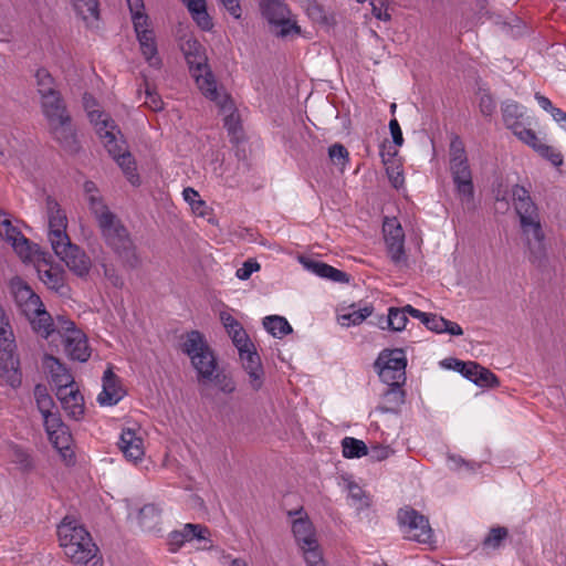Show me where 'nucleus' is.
<instances>
[{
    "label": "nucleus",
    "mask_w": 566,
    "mask_h": 566,
    "mask_svg": "<svg viewBox=\"0 0 566 566\" xmlns=\"http://www.w3.org/2000/svg\"><path fill=\"white\" fill-rule=\"evenodd\" d=\"M84 195L88 209L94 216L106 244L122 259L126 266L130 269L138 268L140 259L126 227L109 210L93 181H85Z\"/></svg>",
    "instance_id": "nucleus-1"
},
{
    "label": "nucleus",
    "mask_w": 566,
    "mask_h": 566,
    "mask_svg": "<svg viewBox=\"0 0 566 566\" xmlns=\"http://www.w3.org/2000/svg\"><path fill=\"white\" fill-rule=\"evenodd\" d=\"M83 104L90 122L94 125L108 154L122 168L129 182L134 186L139 185L135 159L128 150L120 129L106 113L95 108L96 102L91 95L83 96Z\"/></svg>",
    "instance_id": "nucleus-2"
},
{
    "label": "nucleus",
    "mask_w": 566,
    "mask_h": 566,
    "mask_svg": "<svg viewBox=\"0 0 566 566\" xmlns=\"http://www.w3.org/2000/svg\"><path fill=\"white\" fill-rule=\"evenodd\" d=\"M60 546L74 566H102V557L91 534L74 520L64 517L57 526Z\"/></svg>",
    "instance_id": "nucleus-3"
},
{
    "label": "nucleus",
    "mask_w": 566,
    "mask_h": 566,
    "mask_svg": "<svg viewBox=\"0 0 566 566\" xmlns=\"http://www.w3.org/2000/svg\"><path fill=\"white\" fill-rule=\"evenodd\" d=\"M41 109L53 139L66 151L77 153L80 144L72 124V117L60 92L43 96L41 98Z\"/></svg>",
    "instance_id": "nucleus-4"
},
{
    "label": "nucleus",
    "mask_w": 566,
    "mask_h": 566,
    "mask_svg": "<svg viewBox=\"0 0 566 566\" xmlns=\"http://www.w3.org/2000/svg\"><path fill=\"white\" fill-rule=\"evenodd\" d=\"M450 172L461 205L472 209L474 207L472 171L463 143L459 137L453 138L450 144Z\"/></svg>",
    "instance_id": "nucleus-5"
},
{
    "label": "nucleus",
    "mask_w": 566,
    "mask_h": 566,
    "mask_svg": "<svg viewBox=\"0 0 566 566\" xmlns=\"http://www.w3.org/2000/svg\"><path fill=\"white\" fill-rule=\"evenodd\" d=\"M227 332L238 348L242 368L248 376L249 387L254 391H259L264 385L265 373L254 345L250 342L241 324H234Z\"/></svg>",
    "instance_id": "nucleus-6"
},
{
    "label": "nucleus",
    "mask_w": 566,
    "mask_h": 566,
    "mask_svg": "<svg viewBox=\"0 0 566 566\" xmlns=\"http://www.w3.org/2000/svg\"><path fill=\"white\" fill-rule=\"evenodd\" d=\"M181 350L190 358L191 365L198 374L199 382H211L218 363L205 336L198 331L187 333L181 344Z\"/></svg>",
    "instance_id": "nucleus-7"
},
{
    "label": "nucleus",
    "mask_w": 566,
    "mask_h": 566,
    "mask_svg": "<svg viewBox=\"0 0 566 566\" xmlns=\"http://www.w3.org/2000/svg\"><path fill=\"white\" fill-rule=\"evenodd\" d=\"M15 297L19 302L25 301L23 311L28 316L34 315L30 317L33 329L43 338H49L55 329L54 323L51 315L43 308L40 297L27 285L18 289Z\"/></svg>",
    "instance_id": "nucleus-8"
},
{
    "label": "nucleus",
    "mask_w": 566,
    "mask_h": 566,
    "mask_svg": "<svg viewBox=\"0 0 566 566\" xmlns=\"http://www.w3.org/2000/svg\"><path fill=\"white\" fill-rule=\"evenodd\" d=\"M260 10L277 36L301 32L296 22L291 20V11L284 0H261Z\"/></svg>",
    "instance_id": "nucleus-9"
},
{
    "label": "nucleus",
    "mask_w": 566,
    "mask_h": 566,
    "mask_svg": "<svg viewBox=\"0 0 566 566\" xmlns=\"http://www.w3.org/2000/svg\"><path fill=\"white\" fill-rule=\"evenodd\" d=\"M375 367L386 385H403L406 381L407 358L402 349H386L375 361Z\"/></svg>",
    "instance_id": "nucleus-10"
},
{
    "label": "nucleus",
    "mask_w": 566,
    "mask_h": 566,
    "mask_svg": "<svg viewBox=\"0 0 566 566\" xmlns=\"http://www.w3.org/2000/svg\"><path fill=\"white\" fill-rule=\"evenodd\" d=\"M59 332H63L64 349L67 356L81 363H85L91 357V348L87 343L86 335L75 328L72 321L64 317L57 318Z\"/></svg>",
    "instance_id": "nucleus-11"
},
{
    "label": "nucleus",
    "mask_w": 566,
    "mask_h": 566,
    "mask_svg": "<svg viewBox=\"0 0 566 566\" xmlns=\"http://www.w3.org/2000/svg\"><path fill=\"white\" fill-rule=\"evenodd\" d=\"M399 525L408 539L428 543L432 537V530L426 516L412 507H405L398 512Z\"/></svg>",
    "instance_id": "nucleus-12"
},
{
    "label": "nucleus",
    "mask_w": 566,
    "mask_h": 566,
    "mask_svg": "<svg viewBox=\"0 0 566 566\" xmlns=\"http://www.w3.org/2000/svg\"><path fill=\"white\" fill-rule=\"evenodd\" d=\"M382 232L387 253L396 266L407 265V255L405 252V232L396 218H385Z\"/></svg>",
    "instance_id": "nucleus-13"
},
{
    "label": "nucleus",
    "mask_w": 566,
    "mask_h": 566,
    "mask_svg": "<svg viewBox=\"0 0 566 566\" xmlns=\"http://www.w3.org/2000/svg\"><path fill=\"white\" fill-rule=\"evenodd\" d=\"M45 209L48 216V239L51 243V247H60L61 242L70 240V237L66 232V213L57 203V201L50 196L46 198Z\"/></svg>",
    "instance_id": "nucleus-14"
},
{
    "label": "nucleus",
    "mask_w": 566,
    "mask_h": 566,
    "mask_svg": "<svg viewBox=\"0 0 566 566\" xmlns=\"http://www.w3.org/2000/svg\"><path fill=\"white\" fill-rule=\"evenodd\" d=\"M56 256H59L65 265L75 275L83 277L86 276L91 270L92 263L87 254L76 244L71 242V239L60 243V247H52Z\"/></svg>",
    "instance_id": "nucleus-15"
},
{
    "label": "nucleus",
    "mask_w": 566,
    "mask_h": 566,
    "mask_svg": "<svg viewBox=\"0 0 566 566\" xmlns=\"http://www.w3.org/2000/svg\"><path fill=\"white\" fill-rule=\"evenodd\" d=\"M44 427L54 448L65 461H71L73 458V451L71 449L72 436L67 426L62 422L61 417H49Z\"/></svg>",
    "instance_id": "nucleus-16"
},
{
    "label": "nucleus",
    "mask_w": 566,
    "mask_h": 566,
    "mask_svg": "<svg viewBox=\"0 0 566 566\" xmlns=\"http://www.w3.org/2000/svg\"><path fill=\"white\" fill-rule=\"evenodd\" d=\"M196 83L202 94L217 103L221 111H230L232 107V99L227 94H221L217 88V83L213 75L208 70V65L202 71L196 69L190 70Z\"/></svg>",
    "instance_id": "nucleus-17"
},
{
    "label": "nucleus",
    "mask_w": 566,
    "mask_h": 566,
    "mask_svg": "<svg viewBox=\"0 0 566 566\" xmlns=\"http://www.w3.org/2000/svg\"><path fill=\"white\" fill-rule=\"evenodd\" d=\"M15 348L13 333L10 327V324H6L0 326V367L8 370L10 384L12 387L20 384V377L18 370L15 368V359L13 356V350Z\"/></svg>",
    "instance_id": "nucleus-18"
},
{
    "label": "nucleus",
    "mask_w": 566,
    "mask_h": 566,
    "mask_svg": "<svg viewBox=\"0 0 566 566\" xmlns=\"http://www.w3.org/2000/svg\"><path fill=\"white\" fill-rule=\"evenodd\" d=\"M0 237L9 242L19 256L27 261L31 258L29 240L12 226L11 221L0 211Z\"/></svg>",
    "instance_id": "nucleus-19"
},
{
    "label": "nucleus",
    "mask_w": 566,
    "mask_h": 566,
    "mask_svg": "<svg viewBox=\"0 0 566 566\" xmlns=\"http://www.w3.org/2000/svg\"><path fill=\"white\" fill-rule=\"evenodd\" d=\"M56 397L66 415L78 420L84 415V397L75 381L56 390Z\"/></svg>",
    "instance_id": "nucleus-20"
},
{
    "label": "nucleus",
    "mask_w": 566,
    "mask_h": 566,
    "mask_svg": "<svg viewBox=\"0 0 566 566\" xmlns=\"http://www.w3.org/2000/svg\"><path fill=\"white\" fill-rule=\"evenodd\" d=\"M300 262L305 270L322 279L337 283L349 282L350 276L346 272H343L327 263L306 256H300Z\"/></svg>",
    "instance_id": "nucleus-21"
},
{
    "label": "nucleus",
    "mask_w": 566,
    "mask_h": 566,
    "mask_svg": "<svg viewBox=\"0 0 566 566\" xmlns=\"http://www.w3.org/2000/svg\"><path fill=\"white\" fill-rule=\"evenodd\" d=\"M511 192L515 211L520 217V223L539 217L536 205L523 186L514 185Z\"/></svg>",
    "instance_id": "nucleus-22"
},
{
    "label": "nucleus",
    "mask_w": 566,
    "mask_h": 566,
    "mask_svg": "<svg viewBox=\"0 0 566 566\" xmlns=\"http://www.w3.org/2000/svg\"><path fill=\"white\" fill-rule=\"evenodd\" d=\"M42 366L56 390L63 386L74 382V378L70 370L56 357L52 355H44Z\"/></svg>",
    "instance_id": "nucleus-23"
},
{
    "label": "nucleus",
    "mask_w": 566,
    "mask_h": 566,
    "mask_svg": "<svg viewBox=\"0 0 566 566\" xmlns=\"http://www.w3.org/2000/svg\"><path fill=\"white\" fill-rule=\"evenodd\" d=\"M124 397V391L118 385V378L112 368H107L103 376V389L97 396L101 406H114Z\"/></svg>",
    "instance_id": "nucleus-24"
},
{
    "label": "nucleus",
    "mask_w": 566,
    "mask_h": 566,
    "mask_svg": "<svg viewBox=\"0 0 566 566\" xmlns=\"http://www.w3.org/2000/svg\"><path fill=\"white\" fill-rule=\"evenodd\" d=\"M118 446L128 461L137 462L144 457L143 440L133 429L122 431Z\"/></svg>",
    "instance_id": "nucleus-25"
},
{
    "label": "nucleus",
    "mask_w": 566,
    "mask_h": 566,
    "mask_svg": "<svg viewBox=\"0 0 566 566\" xmlns=\"http://www.w3.org/2000/svg\"><path fill=\"white\" fill-rule=\"evenodd\" d=\"M36 272L39 279L50 289L65 295L67 293V286L64 283V272L59 268H53L46 262L39 263L36 265Z\"/></svg>",
    "instance_id": "nucleus-26"
},
{
    "label": "nucleus",
    "mask_w": 566,
    "mask_h": 566,
    "mask_svg": "<svg viewBox=\"0 0 566 566\" xmlns=\"http://www.w3.org/2000/svg\"><path fill=\"white\" fill-rule=\"evenodd\" d=\"M523 235L525 237L526 244L532 253L542 251L544 232L542 230L541 219L535 218L532 220L523 221L520 223Z\"/></svg>",
    "instance_id": "nucleus-27"
},
{
    "label": "nucleus",
    "mask_w": 566,
    "mask_h": 566,
    "mask_svg": "<svg viewBox=\"0 0 566 566\" xmlns=\"http://www.w3.org/2000/svg\"><path fill=\"white\" fill-rule=\"evenodd\" d=\"M387 389L381 395V402L378 406V410L381 412L396 413L400 407L405 403V391L402 385H387Z\"/></svg>",
    "instance_id": "nucleus-28"
},
{
    "label": "nucleus",
    "mask_w": 566,
    "mask_h": 566,
    "mask_svg": "<svg viewBox=\"0 0 566 566\" xmlns=\"http://www.w3.org/2000/svg\"><path fill=\"white\" fill-rule=\"evenodd\" d=\"M292 532L300 547L317 542L312 522L307 516H300L292 522Z\"/></svg>",
    "instance_id": "nucleus-29"
},
{
    "label": "nucleus",
    "mask_w": 566,
    "mask_h": 566,
    "mask_svg": "<svg viewBox=\"0 0 566 566\" xmlns=\"http://www.w3.org/2000/svg\"><path fill=\"white\" fill-rule=\"evenodd\" d=\"M136 38L139 43L140 52L146 62L151 67H159L161 65V59L158 55L157 41L154 30L147 33H143Z\"/></svg>",
    "instance_id": "nucleus-30"
},
{
    "label": "nucleus",
    "mask_w": 566,
    "mask_h": 566,
    "mask_svg": "<svg viewBox=\"0 0 566 566\" xmlns=\"http://www.w3.org/2000/svg\"><path fill=\"white\" fill-rule=\"evenodd\" d=\"M182 51L190 70L202 71L207 64V57L202 52V48L196 40H187L182 45Z\"/></svg>",
    "instance_id": "nucleus-31"
},
{
    "label": "nucleus",
    "mask_w": 566,
    "mask_h": 566,
    "mask_svg": "<svg viewBox=\"0 0 566 566\" xmlns=\"http://www.w3.org/2000/svg\"><path fill=\"white\" fill-rule=\"evenodd\" d=\"M502 117L505 126L512 132L523 124L521 118L524 115V107L515 101H505L502 103Z\"/></svg>",
    "instance_id": "nucleus-32"
},
{
    "label": "nucleus",
    "mask_w": 566,
    "mask_h": 566,
    "mask_svg": "<svg viewBox=\"0 0 566 566\" xmlns=\"http://www.w3.org/2000/svg\"><path fill=\"white\" fill-rule=\"evenodd\" d=\"M373 312V305H365L364 307L356 308V305L353 304L349 306V311L347 313H343L337 316V321L343 327L356 326L369 317Z\"/></svg>",
    "instance_id": "nucleus-33"
},
{
    "label": "nucleus",
    "mask_w": 566,
    "mask_h": 566,
    "mask_svg": "<svg viewBox=\"0 0 566 566\" xmlns=\"http://www.w3.org/2000/svg\"><path fill=\"white\" fill-rule=\"evenodd\" d=\"M476 368H465L462 376L480 387H493L497 385V378L489 369L474 361Z\"/></svg>",
    "instance_id": "nucleus-34"
},
{
    "label": "nucleus",
    "mask_w": 566,
    "mask_h": 566,
    "mask_svg": "<svg viewBox=\"0 0 566 566\" xmlns=\"http://www.w3.org/2000/svg\"><path fill=\"white\" fill-rule=\"evenodd\" d=\"M71 2L77 15H80L86 24H92L98 20V0H71Z\"/></svg>",
    "instance_id": "nucleus-35"
},
{
    "label": "nucleus",
    "mask_w": 566,
    "mask_h": 566,
    "mask_svg": "<svg viewBox=\"0 0 566 566\" xmlns=\"http://www.w3.org/2000/svg\"><path fill=\"white\" fill-rule=\"evenodd\" d=\"M193 20L202 30H210L212 28L211 19L207 12L205 0H182Z\"/></svg>",
    "instance_id": "nucleus-36"
},
{
    "label": "nucleus",
    "mask_w": 566,
    "mask_h": 566,
    "mask_svg": "<svg viewBox=\"0 0 566 566\" xmlns=\"http://www.w3.org/2000/svg\"><path fill=\"white\" fill-rule=\"evenodd\" d=\"M34 397L39 411L41 412L44 423L49 417H59V413L52 412L54 401L49 395L46 388L42 385H36L34 388Z\"/></svg>",
    "instance_id": "nucleus-37"
},
{
    "label": "nucleus",
    "mask_w": 566,
    "mask_h": 566,
    "mask_svg": "<svg viewBox=\"0 0 566 566\" xmlns=\"http://www.w3.org/2000/svg\"><path fill=\"white\" fill-rule=\"evenodd\" d=\"M161 510L155 504L144 505L138 513V522L143 530L153 531L160 522Z\"/></svg>",
    "instance_id": "nucleus-38"
},
{
    "label": "nucleus",
    "mask_w": 566,
    "mask_h": 566,
    "mask_svg": "<svg viewBox=\"0 0 566 566\" xmlns=\"http://www.w3.org/2000/svg\"><path fill=\"white\" fill-rule=\"evenodd\" d=\"M264 328L274 337H283L292 333V326L287 319L279 315H270L263 319Z\"/></svg>",
    "instance_id": "nucleus-39"
},
{
    "label": "nucleus",
    "mask_w": 566,
    "mask_h": 566,
    "mask_svg": "<svg viewBox=\"0 0 566 566\" xmlns=\"http://www.w3.org/2000/svg\"><path fill=\"white\" fill-rule=\"evenodd\" d=\"M9 458L22 471H30L34 468L33 458L30 452L18 444L9 447Z\"/></svg>",
    "instance_id": "nucleus-40"
},
{
    "label": "nucleus",
    "mask_w": 566,
    "mask_h": 566,
    "mask_svg": "<svg viewBox=\"0 0 566 566\" xmlns=\"http://www.w3.org/2000/svg\"><path fill=\"white\" fill-rule=\"evenodd\" d=\"M513 134L524 144L531 146L537 153H547L548 146L543 144L541 139L537 137L536 133L526 128L523 124L517 129L513 130Z\"/></svg>",
    "instance_id": "nucleus-41"
},
{
    "label": "nucleus",
    "mask_w": 566,
    "mask_h": 566,
    "mask_svg": "<svg viewBox=\"0 0 566 566\" xmlns=\"http://www.w3.org/2000/svg\"><path fill=\"white\" fill-rule=\"evenodd\" d=\"M343 455L347 459L361 458L367 454V446L364 441L346 437L342 441Z\"/></svg>",
    "instance_id": "nucleus-42"
},
{
    "label": "nucleus",
    "mask_w": 566,
    "mask_h": 566,
    "mask_svg": "<svg viewBox=\"0 0 566 566\" xmlns=\"http://www.w3.org/2000/svg\"><path fill=\"white\" fill-rule=\"evenodd\" d=\"M38 93L42 98L51 93H57L59 91L54 86V80L45 69H39L35 73Z\"/></svg>",
    "instance_id": "nucleus-43"
},
{
    "label": "nucleus",
    "mask_w": 566,
    "mask_h": 566,
    "mask_svg": "<svg viewBox=\"0 0 566 566\" xmlns=\"http://www.w3.org/2000/svg\"><path fill=\"white\" fill-rule=\"evenodd\" d=\"M509 535V531L506 527L496 526L492 527L489 534L483 539V548L484 549H497L501 547L503 541L506 539Z\"/></svg>",
    "instance_id": "nucleus-44"
},
{
    "label": "nucleus",
    "mask_w": 566,
    "mask_h": 566,
    "mask_svg": "<svg viewBox=\"0 0 566 566\" xmlns=\"http://www.w3.org/2000/svg\"><path fill=\"white\" fill-rule=\"evenodd\" d=\"M408 322L405 307L396 308L390 307L387 315L388 327L395 332H400L406 327Z\"/></svg>",
    "instance_id": "nucleus-45"
},
{
    "label": "nucleus",
    "mask_w": 566,
    "mask_h": 566,
    "mask_svg": "<svg viewBox=\"0 0 566 566\" xmlns=\"http://www.w3.org/2000/svg\"><path fill=\"white\" fill-rule=\"evenodd\" d=\"M300 548L303 552L304 560L307 566H325L317 542H314V545H305Z\"/></svg>",
    "instance_id": "nucleus-46"
},
{
    "label": "nucleus",
    "mask_w": 566,
    "mask_h": 566,
    "mask_svg": "<svg viewBox=\"0 0 566 566\" xmlns=\"http://www.w3.org/2000/svg\"><path fill=\"white\" fill-rule=\"evenodd\" d=\"M479 96V108L483 116L490 117L493 115L496 108V103L493 98V96L490 94V92L486 88L479 87L478 91Z\"/></svg>",
    "instance_id": "nucleus-47"
},
{
    "label": "nucleus",
    "mask_w": 566,
    "mask_h": 566,
    "mask_svg": "<svg viewBox=\"0 0 566 566\" xmlns=\"http://www.w3.org/2000/svg\"><path fill=\"white\" fill-rule=\"evenodd\" d=\"M185 536V542H190L193 539L205 541L207 539V535L209 534V530L206 526L200 524H185L181 530H179Z\"/></svg>",
    "instance_id": "nucleus-48"
},
{
    "label": "nucleus",
    "mask_w": 566,
    "mask_h": 566,
    "mask_svg": "<svg viewBox=\"0 0 566 566\" xmlns=\"http://www.w3.org/2000/svg\"><path fill=\"white\" fill-rule=\"evenodd\" d=\"M447 462H448V467L450 470L458 471V472H461V471L474 472L479 468V464H476L475 462L467 461L462 457L457 455V454L448 455Z\"/></svg>",
    "instance_id": "nucleus-49"
},
{
    "label": "nucleus",
    "mask_w": 566,
    "mask_h": 566,
    "mask_svg": "<svg viewBox=\"0 0 566 566\" xmlns=\"http://www.w3.org/2000/svg\"><path fill=\"white\" fill-rule=\"evenodd\" d=\"M328 156L334 165L344 167L349 154L342 144H334L328 148Z\"/></svg>",
    "instance_id": "nucleus-50"
},
{
    "label": "nucleus",
    "mask_w": 566,
    "mask_h": 566,
    "mask_svg": "<svg viewBox=\"0 0 566 566\" xmlns=\"http://www.w3.org/2000/svg\"><path fill=\"white\" fill-rule=\"evenodd\" d=\"M132 21L136 36H139L143 33L150 32L153 30L150 28L149 18L146 13L132 15Z\"/></svg>",
    "instance_id": "nucleus-51"
},
{
    "label": "nucleus",
    "mask_w": 566,
    "mask_h": 566,
    "mask_svg": "<svg viewBox=\"0 0 566 566\" xmlns=\"http://www.w3.org/2000/svg\"><path fill=\"white\" fill-rule=\"evenodd\" d=\"M212 381L219 387V389L224 394H231L235 390V384L234 381L228 377L227 375L222 374H213Z\"/></svg>",
    "instance_id": "nucleus-52"
},
{
    "label": "nucleus",
    "mask_w": 566,
    "mask_h": 566,
    "mask_svg": "<svg viewBox=\"0 0 566 566\" xmlns=\"http://www.w3.org/2000/svg\"><path fill=\"white\" fill-rule=\"evenodd\" d=\"M447 324V319L440 315L429 313L428 318L423 325L438 334L444 333V326Z\"/></svg>",
    "instance_id": "nucleus-53"
},
{
    "label": "nucleus",
    "mask_w": 566,
    "mask_h": 566,
    "mask_svg": "<svg viewBox=\"0 0 566 566\" xmlns=\"http://www.w3.org/2000/svg\"><path fill=\"white\" fill-rule=\"evenodd\" d=\"M260 270V264L252 260V259H249L247 260L241 268H239L237 270V277L240 279V280H248L252 273L256 272Z\"/></svg>",
    "instance_id": "nucleus-54"
},
{
    "label": "nucleus",
    "mask_w": 566,
    "mask_h": 566,
    "mask_svg": "<svg viewBox=\"0 0 566 566\" xmlns=\"http://www.w3.org/2000/svg\"><path fill=\"white\" fill-rule=\"evenodd\" d=\"M146 101L145 104L154 112L161 111L164 108V103L160 96L150 90L148 86L146 87Z\"/></svg>",
    "instance_id": "nucleus-55"
},
{
    "label": "nucleus",
    "mask_w": 566,
    "mask_h": 566,
    "mask_svg": "<svg viewBox=\"0 0 566 566\" xmlns=\"http://www.w3.org/2000/svg\"><path fill=\"white\" fill-rule=\"evenodd\" d=\"M226 113L224 117V127L228 129L230 134H237L239 129V117L234 112V106L232 105L230 111H222Z\"/></svg>",
    "instance_id": "nucleus-56"
},
{
    "label": "nucleus",
    "mask_w": 566,
    "mask_h": 566,
    "mask_svg": "<svg viewBox=\"0 0 566 566\" xmlns=\"http://www.w3.org/2000/svg\"><path fill=\"white\" fill-rule=\"evenodd\" d=\"M442 364L447 368L453 369V370L460 373L461 375L463 374L465 368H476L474 366V361H467L465 363V361L459 360L457 358L444 359Z\"/></svg>",
    "instance_id": "nucleus-57"
},
{
    "label": "nucleus",
    "mask_w": 566,
    "mask_h": 566,
    "mask_svg": "<svg viewBox=\"0 0 566 566\" xmlns=\"http://www.w3.org/2000/svg\"><path fill=\"white\" fill-rule=\"evenodd\" d=\"M104 276L112 283L115 287H122L124 282L120 275L116 272V270L112 266L103 264Z\"/></svg>",
    "instance_id": "nucleus-58"
},
{
    "label": "nucleus",
    "mask_w": 566,
    "mask_h": 566,
    "mask_svg": "<svg viewBox=\"0 0 566 566\" xmlns=\"http://www.w3.org/2000/svg\"><path fill=\"white\" fill-rule=\"evenodd\" d=\"M389 129H390V134H391L394 144L396 146L400 147L403 144V137H402V132H401L400 125L396 118H392L389 122Z\"/></svg>",
    "instance_id": "nucleus-59"
},
{
    "label": "nucleus",
    "mask_w": 566,
    "mask_h": 566,
    "mask_svg": "<svg viewBox=\"0 0 566 566\" xmlns=\"http://www.w3.org/2000/svg\"><path fill=\"white\" fill-rule=\"evenodd\" d=\"M185 543V536L180 531H174L169 534L168 544L171 552H177Z\"/></svg>",
    "instance_id": "nucleus-60"
},
{
    "label": "nucleus",
    "mask_w": 566,
    "mask_h": 566,
    "mask_svg": "<svg viewBox=\"0 0 566 566\" xmlns=\"http://www.w3.org/2000/svg\"><path fill=\"white\" fill-rule=\"evenodd\" d=\"M224 9L234 18H241V6L239 0H220Z\"/></svg>",
    "instance_id": "nucleus-61"
},
{
    "label": "nucleus",
    "mask_w": 566,
    "mask_h": 566,
    "mask_svg": "<svg viewBox=\"0 0 566 566\" xmlns=\"http://www.w3.org/2000/svg\"><path fill=\"white\" fill-rule=\"evenodd\" d=\"M182 196H184V199L191 206L192 205L205 206V201H202L200 199L198 191L195 190L193 188H190V187L185 188L182 191Z\"/></svg>",
    "instance_id": "nucleus-62"
},
{
    "label": "nucleus",
    "mask_w": 566,
    "mask_h": 566,
    "mask_svg": "<svg viewBox=\"0 0 566 566\" xmlns=\"http://www.w3.org/2000/svg\"><path fill=\"white\" fill-rule=\"evenodd\" d=\"M535 99L537 101L541 108L549 113L552 117L554 116L555 112L559 109L552 104L548 97L542 95L541 93H535Z\"/></svg>",
    "instance_id": "nucleus-63"
},
{
    "label": "nucleus",
    "mask_w": 566,
    "mask_h": 566,
    "mask_svg": "<svg viewBox=\"0 0 566 566\" xmlns=\"http://www.w3.org/2000/svg\"><path fill=\"white\" fill-rule=\"evenodd\" d=\"M547 153H538L543 157L547 158L554 166H560L563 164V157L559 153H556L551 146H548Z\"/></svg>",
    "instance_id": "nucleus-64"
}]
</instances>
